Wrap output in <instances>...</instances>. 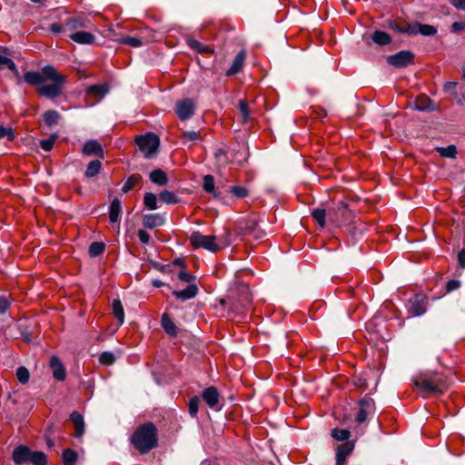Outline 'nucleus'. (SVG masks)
<instances>
[{
	"instance_id": "obj_1",
	"label": "nucleus",
	"mask_w": 465,
	"mask_h": 465,
	"mask_svg": "<svg viewBox=\"0 0 465 465\" xmlns=\"http://www.w3.org/2000/svg\"><path fill=\"white\" fill-rule=\"evenodd\" d=\"M25 81L29 84H41L47 81L52 84L41 85L38 93L47 98H55L62 94V86L65 77L60 74L52 65L45 66L41 72H27L24 74Z\"/></svg>"
},
{
	"instance_id": "obj_2",
	"label": "nucleus",
	"mask_w": 465,
	"mask_h": 465,
	"mask_svg": "<svg viewBox=\"0 0 465 465\" xmlns=\"http://www.w3.org/2000/svg\"><path fill=\"white\" fill-rule=\"evenodd\" d=\"M134 448L142 454L149 452L158 444L157 429L153 422L139 426L131 438Z\"/></svg>"
},
{
	"instance_id": "obj_3",
	"label": "nucleus",
	"mask_w": 465,
	"mask_h": 465,
	"mask_svg": "<svg viewBox=\"0 0 465 465\" xmlns=\"http://www.w3.org/2000/svg\"><path fill=\"white\" fill-rule=\"evenodd\" d=\"M414 385L420 391L429 394H442L448 388L447 381L439 374H421L414 380Z\"/></svg>"
},
{
	"instance_id": "obj_4",
	"label": "nucleus",
	"mask_w": 465,
	"mask_h": 465,
	"mask_svg": "<svg viewBox=\"0 0 465 465\" xmlns=\"http://www.w3.org/2000/svg\"><path fill=\"white\" fill-rule=\"evenodd\" d=\"M189 241L193 248H203L212 252H216L230 245L229 239L216 238L214 235H204L200 232H193L190 235Z\"/></svg>"
},
{
	"instance_id": "obj_5",
	"label": "nucleus",
	"mask_w": 465,
	"mask_h": 465,
	"mask_svg": "<svg viewBox=\"0 0 465 465\" xmlns=\"http://www.w3.org/2000/svg\"><path fill=\"white\" fill-rule=\"evenodd\" d=\"M353 218V212L350 210L349 205L344 202H339L328 209L329 222L338 227L351 223Z\"/></svg>"
},
{
	"instance_id": "obj_6",
	"label": "nucleus",
	"mask_w": 465,
	"mask_h": 465,
	"mask_svg": "<svg viewBox=\"0 0 465 465\" xmlns=\"http://www.w3.org/2000/svg\"><path fill=\"white\" fill-rule=\"evenodd\" d=\"M136 144L144 153V156L150 158L156 153L160 140L156 134L149 133L143 136H138L136 138Z\"/></svg>"
},
{
	"instance_id": "obj_7",
	"label": "nucleus",
	"mask_w": 465,
	"mask_h": 465,
	"mask_svg": "<svg viewBox=\"0 0 465 465\" xmlns=\"http://www.w3.org/2000/svg\"><path fill=\"white\" fill-rule=\"evenodd\" d=\"M358 403L360 410L355 418V422L361 425L366 421L369 415H371L375 412V403L371 398L367 396L361 399Z\"/></svg>"
},
{
	"instance_id": "obj_8",
	"label": "nucleus",
	"mask_w": 465,
	"mask_h": 465,
	"mask_svg": "<svg viewBox=\"0 0 465 465\" xmlns=\"http://www.w3.org/2000/svg\"><path fill=\"white\" fill-rule=\"evenodd\" d=\"M387 63L394 67L402 68L413 64L414 54L411 51H401L387 57Z\"/></svg>"
},
{
	"instance_id": "obj_9",
	"label": "nucleus",
	"mask_w": 465,
	"mask_h": 465,
	"mask_svg": "<svg viewBox=\"0 0 465 465\" xmlns=\"http://www.w3.org/2000/svg\"><path fill=\"white\" fill-rule=\"evenodd\" d=\"M194 104L190 99H184L177 103L175 113L179 119L186 120L190 118L194 113Z\"/></svg>"
},
{
	"instance_id": "obj_10",
	"label": "nucleus",
	"mask_w": 465,
	"mask_h": 465,
	"mask_svg": "<svg viewBox=\"0 0 465 465\" xmlns=\"http://www.w3.org/2000/svg\"><path fill=\"white\" fill-rule=\"evenodd\" d=\"M409 312L412 316H420L426 312V298L421 295H416L409 300Z\"/></svg>"
},
{
	"instance_id": "obj_11",
	"label": "nucleus",
	"mask_w": 465,
	"mask_h": 465,
	"mask_svg": "<svg viewBox=\"0 0 465 465\" xmlns=\"http://www.w3.org/2000/svg\"><path fill=\"white\" fill-rule=\"evenodd\" d=\"M69 38L80 45H93L100 43L99 39L86 31H74L69 35Z\"/></svg>"
},
{
	"instance_id": "obj_12",
	"label": "nucleus",
	"mask_w": 465,
	"mask_h": 465,
	"mask_svg": "<svg viewBox=\"0 0 465 465\" xmlns=\"http://www.w3.org/2000/svg\"><path fill=\"white\" fill-rule=\"evenodd\" d=\"M49 366L52 369L53 377L59 381H63L66 378V371L57 356H52L49 361Z\"/></svg>"
},
{
	"instance_id": "obj_13",
	"label": "nucleus",
	"mask_w": 465,
	"mask_h": 465,
	"mask_svg": "<svg viewBox=\"0 0 465 465\" xmlns=\"http://www.w3.org/2000/svg\"><path fill=\"white\" fill-rule=\"evenodd\" d=\"M354 449L352 441H346L339 445L336 449V465H344L346 458Z\"/></svg>"
},
{
	"instance_id": "obj_14",
	"label": "nucleus",
	"mask_w": 465,
	"mask_h": 465,
	"mask_svg": "<svg viewBox=\"0 0 465 465\" xmlns=\"http://www.w3.org/2000/svg\"><path fill=\"white\" fill-rule=\"evenodd\" d=\"M414 109L418 111L433 112L438 110L436 105L427 95L420 94L414 101Z\"/></svg>"
},
{
	"instance_id": "obj_15",
	"label": "nucleus",
	"mask_w": 465,
	"mask_h": 465,
	"mask_svg": "<svg viewBox=\"0 0 465 465\" xmlns=\"http://www.w3.org/2000/svg\"><path fill=\"white\" fill-rule=\"evenodd\" d=\"M33 451L26 446L20 445L16 447L13 451V460L16 464H24L26 461H30Z\"/></svg>"
},
{
	"instance_id": "obj_16",
	"label": "nucleus",
	"mask_w": 465,
	"mask_h": 465,
	"mask_svg": "<svg viewBox=\"0 0 465 465\" xmlns=\"http://www.w3.org/2000/svg\"><path fill=\"white\" fill-rule=\"evenodd\" d=\"M82 153L87 156H98L104 158V150L101 144L94 140L87 141L82 150Z\"/></svg>"
},
{
	"instance_id": "obj_17",
	"label": "nucleus",
	"mask_w": 465,
	"mask_h": 465,
	"mask_svg": "<svg viewBox=\"0 0 465 465\" xmlns=\"http://www.w3.org/2000/svg\"><path fill=\"white\" fill-rule=\"evenodd\" d=\"M246 60V52L245 50H241L237 55L234 57L229 70L226 72V75H234L242 71L244 63Z\"/></svg>"
},
{
	"instance_id": "obj_18",
	"label": "nucleus",
	"mask_w": 465,
	"mask_h": 465,
	"mask_svg": "<svg viewBox=\"0 0 465 465\" xmlns=\"http://www.w3.org/2000/svg\"><path fill=\"white\" fill-rule=\"evenodd\" d=\"M203 399L210 408H217L219 403V392L217 389L213 386L205 389L203 393Z\"/></svg>"
},
{
	"instance_id": "obj_19",
	"label": "nucleus",
	"mask_w": 465,
	"mask_h": 465,
	"mask_svg": "<svg viewBox=\"0 0 465 465\" xmlns=\"http://www.w3.org/2000/svg\"><path fill=\"white\" fill-rule=\"evenodd\" d=\"M198 293V287L194 283L189 284L184 290L173 291V294L182 301L193 299Z\"/></svg>"
},
{
	"instance_id": "obj_20",
	"label": "nucleus",
	"mask_w": 465,
	"mask_h": 465,
	"mask_svg": "<svg viewBox=\"0 0 465 465\" xmlns=\"http://www.w3.org/2000/svg\"><path fill=\"white\" fill-rule=\"evenodd\" d=\"M165 220L163 215L159 213L146 214L143 218V224L148 229H153L164 223Z\"/></svg>"
},
{
	"instance_id": "obj_21",
	"label": "nucleus",
	"mask_w": 465,
	"mask_h": 465,
	"mask_svg": "<svg viewBox=\"0 0 465 465\" xmlns=\"http://www.w3.org/2000/svg\"><path fill=\"white\" fill-rule=\"evenodd\" d=\"M70 419L74 426V435L81 438L84 433V417L77 411H74L70 415Z\"/></svg>"
},
{
	"instance_id": "obj_22",
	"label": "nucleus",
	"mask_w": 465,
	"mask_h": 465,
	"mask_svg": "<svg viewBox=\"0 0 465 465\" xmlns=\"http://www.w3.org/2000/svg\"><path fill=\"white\" fill-rule=\"evenodd\" d=\"M122 213V203L119 199L114 198L111 204L109 210V219L111 223H117L120 220V216Z\"/></svg>"
},
{
	"instance_id": "obj_23",
	"label": "nucleus",
	"mask_w": 465,
	"mask_h": 465,
	"mask_svg": "<svg viewBox=\"0 0 465 465\" xmlns=\"http://www.w3.org/2000/svg\"><path fill=\"white\" fill-rule=\"evenodd\" d=\"M363 39H371L380 45H387L391 41V36L385 31H374L369 37L364 35Z\"/></svg>"
},
{
	"instance_id": "obj_24",
	"label": "nucleus",
	"mask_w": 465,
	"mask_h": 465,
	"mask_svg": "<svg viewBox=\"0 0 465 465\" xmlns=\"http://www.w3.org/2000/svg\"><path fill=\"white\" fill-rule=\"evenodd\" d=\"M149 178L152 183L160 186H163L168 183L167 174L162 169H155L152 171L149 174Z\"/></svg>"
},
{
	"instance_id": "obj_25",
	"label": "nucleus",
	"mask_w": 465,
	"mask_h": 465,
	"mask_svg": "<svg viewBox=\"0 0 465 465\" xmlns=\"http://www.w3.org/2000/svg\"><path fill=\"white\" fill-rule=\"evenodd\" d=\"M258 226V221L254 217H249L240 222V230L244 235L252 233Z\"/></svg>"
},
{
	"instance_id": "obj_26",
	"label": "nucleus",
	"mask_w": 465,
	"mask_h": 465,
	"mask_svg": "<svg viewBox=\"0 0 465 465\" xmlns=\"http://www.w3.org/2000/svg\"><path fill=\"white\" fill-rule=\"evenodd\" d=\"M163 330L172 337L177 335V327L167 313H163L161 320Z\"/></svg>"
},
{
	"instance_id": "obj_27",
	"label": "nucleus",
	"mask_w": 465,
	"mask_h": 465,
	"mask_svg": "<svg viewBox=\"0 0 465 465\" xmlns=\"http://www.w3.org/2000/svg\"><path fill=\"white\" fill-rule=\"evenodd\" d=\"M312 216L321 228L326 225V218H328V210L317 208L312 212Z\"/></svg>"
},
{
	"instance_id": "obj_28",
	"label": "nucleus",
	"mask_w": 465,
	"mask_h": 465,
	"mask_svg": "<svg viewBox=\"0 0 465 465\" xmlns=\"http://www.w3.org/2000/svg\"><path fill=\"white\" fill-rule=\"evenodd\" d=\"M188 45L196 50L198 53L202 54H213L214 50L208 45H203L195 39L188 38L187 39Z\"/></svg>"
},
{
	"instance_id": "obj_29",
	"label": "nucleus",
	"mask_w": 465,
	"mask_h": 465,
	"mask_svg": "<svg viewBox=\"0 0 465 465\" xmlns=\"http://www.w3.org/2000/svg\"><path fill=\"white\" fill-rule=\"evenodd\" d=\"M120 42L124 45H131L133 47H138L144 44H148L151 42V39L144 38V37H132V36H125L123 37Z\"/></svg>"
},
{
	"instance_id": "obj_30",
	"label": "nucleus",
	"mask_w": 465,
	"mask_h": 465,
	"mask_svg": "<svg viewBox=\"0 0 465 465\" xmlns=\"http://www.w3.org/2000/svg\"><path fill=\"white\" fill-rule=\"evenodd\" d=\"M60 118V114L55 110H48L44 114V122L48 126L57 124Z\"/></svg>"
},
{
	"instance_id": "obj_31",
	"label": "nucleus",
	"mask_w": 465,
	"mask_h": 465,
	"mask_svg": "<svg viewBox=\"0 0 465 465\" xmlns=\"http://www.w3.org/2000/svg\"><path fill=\"white\" fill-rule=\"evenodd\" d=\"M112 309H113V312H114L115 318L119 322V323L123 324L124 322V307L122 305L121 301L118 299L114 300L113 304H112Z\"/></svg>"
},
{
	"instance_id": "obj_32",
	"label": "nucleus",
	"mask_w": 465,
	"mask_h": 465,
	"mask_svg": "<svg viewBox=\"0 0 465 465\" xmlns=\"http://www.w3.org/2000/svg\"><path fill=\"white\" fill-rule=\"evenodd\" d=\"M102 163L99 160L90 162L85 170V176L88 178L96 176L100 173Z\"/></svg>"
},
{
	"instance_id": "obj_33",
	"label": "nucleus",
	"mask_w": 465,
	"mask_h": 465,
	"mask_svg": "<svg viewBox=\"0 0 465 465\" xmlns=\"http://www.w3.org/2000/svg\"><path fill=\"white\" fill-rule=\"evenodd\" d=\"M141 181H142V176L140 174H133V175L129 176L122 187V192L124 193H127L135 185H137Z\"/></svg>"
},
{
	"instance_id": "obj_34",
	"label": "nucleus",
	"mask_w": 465,
	"mask_h": 465,
	"mask_svg": "<svg viewBox=\"0 0 465 465\" xmlns=\"http://www.w3.org/2000/svg\"><path fill=\"white\" fill-rule=\"evenodd\" d=\"M161 201L167 204H174L179 203V197L171 191L164 190L159 194Z\"/></svg>"
},
{
	"instance_id": "obj_35",
	"label": "nucleus",
	"mask_w": 465,
	"mask_h": 465,
	"mask_svg": "<svg viewBox=\"0 0 465 465\" xmlns=\"http://www.w3.org/2000/svg\"><path fill=\"white\" fill-rule=\"evenodd\" d=\"M436 151L441 157L455 158L457 155V149L455 145H449L447 147H436Z\"/></svg>"
},
{
	"instance_id": "obj_36",
	"label": "nucleus",
	"mask_w": 465,
	"mask_h": 465,
	"mask_svg": "<svg viewBox=\"0 0 465 465\" xmlns=\"http://www.w3.org/2000/svg\"><path fill=\"white\" fill-rule=\"evenodd\" d=\"M77 457H78L77 453L71 449H67V450H64V452H63L64 465H74L77 460Z\"/></svg>"
},
{
	"instance_id": "obj_37",
	"label": "nucleus",
	"mask_w": 465,
	"mask_h": 465,
	"mask_svg": "<svg viewBox=\"0 0 465 465\" xmlns=\"http://www.w3.org/2000/svg\"><path fill=\"white\" fill-rule=\"evenodd\" d=\"M143 204L148 210H155L157 206L156 195L153 193H146L143 196Z\"/></svg>"
},
{
	"instance_id": "obj_38",
	"label": "nucleus",
	"mask_w": 465,
	"mask_h": 465,
	"mask_svg": "<svg viewBox=\"0 0 465 465\" xmlns=\"http://www.w3.org/2000/svg\"><path fill=\"white\" fill-rule=\"evenodd\" d=\"M105 244L102 242H92L89 246V254L91 257H96L104 252Z\"/></svg>"
},
{
	"instance_id": "obj_39",
	"label": "nucleus",
	"mask_w": 465,
	"mask_h": 465,
	"mask_svg": "<svg viewBox=\"0 0 465 465\" xmlns=\"http://www.w3.org/2000/svg\"><path fill=\"white\" fill-rule=\"evenodd\" d=\"M203 187L205 192L213 193L215 197L217 196L215 193L214 178L213 175L207 174L203 177Z\"/></svg>"
},
{
	"instance_id": "obj_40",
	"label": "nucleus",
	"mask_w": 465,
	"mask_h": 465,
	"mask_svg": "<svg viewBox=\"0 0 465 465\" xmlns=\"http://www.w3.org/2000/svg\"><path fill=\"white\" fill-rule=\"evenodd\" d=\"M30 461L34 465H47L46 455L42 451H33Z\"/></svg>"
},
{
	"instance_id": "obj_41",
	"label": "nucleus",
	"mask_w": 465,
	"mask_h": 465,
	"mask_svg": "<svg viewBox=\"0 0 465 465\" xmlns=\"http://www.w3.org/2000/svg\"><path fill=\"white\" fill-rule=\"evenodd\" d=\"M331 435L336 440L345 441L351 437V431L348 430L333 429Z\"/></svg>"
},
{
	"instance_id": "obj_42",
	"label": "nucleus",
	"mask_w": 465,
	"mask_h": 465,
	"mask_svg": "<svg viewBox=\"0 0 465 465\" xmlns=\"http://www.w3.org/2000/svg\"><path fill=\"white\" fill-rule=\"evenodd\" d=\"M7 54L0 53V67L6 66L10 71L18 74L17 67L13 60L6 56Z\"/></svg>"
},
{
	"instance_id": "obj_43",
	"label": "nucleus",
	"mask_w": 465,
	"mask_h": 465,
	"mask_svg": "<svg viewBox=\"0 0 465 465\" xmlns=\"http://www.w3.org/2000/svg\"><path fill=\"white\" fill-rule=\"evenodd\" d=\"M88 94L104 96L108 92V86L106 84H94L91 85L87 89Z\"/></svg>"
},
{
	"instance_id": "obj_44",
	"label": "nucleus",
	"mask_w": 465,
	"mask_h": 465,
	"mask_svg": "<svg viewBox=\"0 0 465 465\" xmlns=\"http://www.w3.org/2000/svg\"><path fill=\"white\" fill-rule=\"evenodd\" d=\"M214 157L220 165H225L228 163L227 150L225 147H219L214 152Z\"/></svg>"
},
{
	"instance_id": "obj_45",
	"label": "nucleus",
	"mask_w": 465,
	"mask_h": 465,
	"mask_svg": "<svg viewBox=\"0 0 465 465\" xmlns=\"http://www.w3.org/2000/svg\"><path fill=\"white\" fill-rule=\"evenodd\" d=\"M16 378L22 384L27 383L30 378V373L27 368L24 366L19 367L16 370Z\"/></svg>"
},
{
	"instance_id": "obj_46",
	"label": "nucleus",
	"mask_w": 465,
	"mask_h": 465,
	"mask_svg": "<svg viewBox=\"0 0 465 465\" xmlns=\"http://www.w3.org/2000/svg\"><path fill=\"white\" fill-rule=\"evenodd\" d=\"M67 26L69 29H80L83 27H87L88 25L85 24V20L81 17L72 18L68 21Z\"/></svg>"
},
{
	"instance_id": "obj_47",
	"label": "nucleus",
	"mask_w": 465,
	"mask_h": 465,
	"mask_svg": "<svg viewBox=\"0 0 465 465\" xmlns=\"http://www.w3.org/2000/svg\"><path fill=\"white\" fill-rule=\"evenodd\" d=\"M99 361L103 365H112L115 361V357L112 352L104 351L99 357Z\"/></svg>"
},
{
	"instance_id": "obj_48",
	"label": "nucleus",
	"mask_w": 465,
	"mask_h": 465,
	"mask_svg": "<svg viewBox=\"0 0 465 465\" xmlns=\"http://www.w3.org/2000/svg\"><path fill=\"white\" fill-rule=\"evenodd\" d=\"M230 193L239 199L249 195V191L243 186H233L230 189Z\"/></svg>"
},
{
	"instance_id": "obj_49",
	"label": "nucleus",
	"mask_w": 465,
	"mask_h": 465,
	"mask_svg": "<svg viewBox=\"0 0 465 465\" xmlns=\"http://www.w3.org/2000/svg\"><path fill=\"white\" fill-rule=\"evenodd\" d=\"M199 403L200 399L198 397H193L190 399L188 403V409L191 416L195 417L197 415Z\"/></svg>"
},
{
	"instance_id": "obj_50",
	"label": "nucleus",
	"mask_w": 465,
	"mask_h": 465,
	"mask_svg": "<svg viewBox=\"0 0 465 465\" xmlns=\"http://www.w3.org/2000/svg\"><path fill=\"white\" fill-rule=\"evenodd\" d=\"M239 110L243 122H247L250 118L249 107L244 100L239 102Z\"/></svg>"
},
{
	"instance_id": "obj_51",
	"label": "nucleus",
	"mask_w": 465,
	"mask_h": 465,
	"mask_svg": "<svg viewBox=\"0 0 465 465\" xmlns=\"http://www.w3.org/2000/svg\"><path fill=\"white\" fill-rule=\"evenodd\" d=\"M182 138L185 141H197L201 139L200 132L196 131H183Z\"/></svg>"
},
{
	"instance_id": "obj_52",
	"label": "nucleus",
	"mask_w": 465,
	"mask_h": 465,
	"mask_svg": "<svg viewBox=\"0 0 465 465\" xmlns=\"http://www.w3.org/2000/svg\"><path fill=\"white\" fill-rule=\"evenodd\" d=\"M177 278L178 280H180L181 282H193L194 280H195V277L185 272L184 270H180L178 272H177Z\"/></svg>"
},
{
	"instance_id": "obj_53",
	"label": "nucleus",
	"mask_w": 465,
	"mask_h": 465,
	"mask_svg": "<svg viewBox=\"0 0 465 465\" xmlns=\"http://www.w3.org/2000/svg\"><path fill=\"white\" fill-rule=\"evenodd\" d=\"M55 139H56V135H53L48 139L42 140L40 142L41 148L45 152L51 151L54 144Z\"/></svg>"
},
{
	"instance_id": "obj_54",
	"label": "nucleus",
	"mask_w": 465,
	"mask_h": 465,
	"mask_svg": "<svg viewBox=\"0 0 465 465\" xmlns=\"http://www.w3.org/2000/svg\"><path fill=\"white\" fill-rule=\"evenodd\" d=\"M7 137L9 141H13L15 139V134L11 127H4L0 125V139Z\"/></svg>"
},
{
	"instance_id": "obj_55",
	"label": "nucleus",
	"mask_w": 465,
	"mask_h": 465,
	"mask_svg": "<svg viewBox=\"0 0 465 465\" xmlns=\"http://www.w3.org/2000/svg\"><path fill=\"white\" fill-rule=\"evenodd\" d=\"M456 85L457 84L455 82H447L444 86H443V90L444 92L446 93H450L454 97H456L458 95L457 92H456Z\"/></svg>"
},
{
	"instance_id": "obj_56",
	"label": "nucleus",
	"mask_w": 465,
	"mask_h": 465,
	"mask_svg": "<svg viewBox=\"0 0 465 465\" xmlns=\"http://www.w3.org/2000/svg\"><path fill=\"white\" fill-rule=\"evenodd\" d=\"M460 286V281H458V280H450L446 284L447 292H453V291L459 289Z\"/></svg>"
},
{
	"instance_id": "obj_57",
	"label": "nucleus",
	"mask_w": 465,
	"mask_h": 465,
	"mask_svg": "<svg viewBox=\"0 0 465 465\" xmlns=\"http://www.w3.org/2000/svg\"><path fill=\"white\" fill-rule=\"evenodd\" d=\"M10 307V302L6 297H0V314L6 312Z\"/></svg>"
},
{
	"instance_id": "obj_58",
	"label": "nucleus",
	"mask_w": 465,
	"mask_h": 465,
	"mask_svg": "<svg viewBox=\"0 0 465 465\" xmlns=\"http://www.w3.org/2000/svg\"><path fill=\"white\" fill-rule=\"evenodd\" d=\"M138 238H139L141 242L148 243L151 237H150V234L147 232H145L143 230H139L138 231Z\"/></svg>"
},
{
	"instance_id": "obj_59",
	"label": "nucleus",
	"mask_w": 465,
	"mask_h": 465,
	"mask_svg": "<svg viewBox=\"0 0 465 465\" xmlns=\"http://www.w3.org/2000/svg\"><path fill=\"white\" fill-rule=\"evenodd\" d=\"M458 262L459 266L462 269L465 268V249H462L458 253Z\"/></svg>"
},
{
	"instance_id": "obj_60",
	"label": "nucleus",
	"mask_w": 465,
	"mask_h": 465,
	"mask_svg": "<svg viewBox=\"0 0 465 465\" xmlns=\"http://www.w3.org/2000/svg\"><path fill=\"white\" fill-rule=\"evenodd\" d=\"M450 3L457 9L465 11V0H450Z\"/></svg>"
},
{
	"instance_id": "obj_61",
	"label": "nucleus",
	"mask_w": 465,
	"mask_h": 465,
	"mask_svg": "<svg viewBox=\"0 0 465 465\" xmlns=\"http://www.w3.org/2000/svg\"><path fill=\"white\" fill-rule=\"evenodd\" d=\"M248 235L252 236L256 240H260L264 236V232L259 228V226L252 232V233H249Z\"/></svg>"
},
{
	"instance_id": "obj_62",
	"label": "nucleus",
	"mask_w": 465,
	"mask_h": 465,
	"mask_svg": "<svg viewBox=\"0 0 465 465\" xmlns=\"http://www.w3.org/2000/svg\"><path fill=\"white\" fill-rule=\"evenodd\" d=\"M451 29H453V30H456V29H465V24L464 23L455 22V23L452 24Z\"/></svg>"
},
{
	"instance_id": "obj_63",
	"label": "nucleus",
	"mask_w": 465,
	"mask_h": 465,
	"mask_svg": "<svg viewBox=\"0 0 465 465\" xmlns=\"http://www.w3.org/2000/svg\"><path fill=\"white\" fill-rule=\"evenodd\" d=\"M326 34H324L323 31H321L317 34V37L321 40V41H324L325 40V36L326 35H330L331 36V31H325Z\"/></svg>"
},
{
	"instance_id": "obj_64",
	"label": "nucleus",
	"mask_w": 465,
	"mask_h": 465,
	"mask_svg": "<svg viewBox=\"0 0 465 465\" xmlns=\"http://www.w3.org/2000/svg\"><path fill=\"white\" fill-rule=\"evenodd\" d=\"M230 235V232L227 230H225L223 234L216 236V238L229 239L231 241Z\"/></svg>"
}]
</instances>
